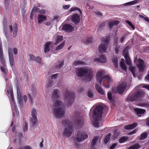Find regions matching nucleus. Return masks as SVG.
<instances>
[{
  "label": "nucleus",
  "instance_id": "1",
  "mask_svg": "<svg viewBox=\"0 0 149 149\" xmlns=\"http://www.w3.org/2000/svg\"><path fill=\"white\" fill-rule=\"evenodd\" d=\"M59 93L58 89H55L53 91L51 98L55 102L53 107V113L56 119L61 118L65 115V109L64 105L63 102L57 99L59 97Z\"/></svg>",
  "mask_w": 149,
  "mask_h": 149
},
{
  "label": "nucleus",
  "instance_id": "2",
  "mask_svg": "<svg viewBox=\"0 0 149 149\" xmlns=\"http://www.w3.org/2000/svg\"><path fill=\"white\" fill-rule=\"evenodd\" d=\"M104 71L103 70H100L98 71L96 74L97 81L100 84L102 82L105 86L106 88H109L111 84H112V80L108 75H105Z\"/></svg>",
  "mask_w": 149,
  "mask_h": 149
},
{
  "label": "nucleus",
  "instance_id": "3",
  "mask_svg": "<svg viewBox=\"0 0 149 149\" xmlns=\"http://www.w3.org/2000/svg\"><path fill=\"white\" fill-rule=\"evenodd\" d=\"M76 75L79 77H84L86 81H90L92 79V70L86 67L78 68L76 69Z\"/></svg>",
  "mask_w": 149,
  "mask_h": 149
},
{
  "label": "nucleus",
  "instance_id": "4",
  "mask_svg": "<svg viewBox=\"0 0 149 149\" xmlns=\"http://www.w3.org/2000/svg\"><path fill=\"white\" fill-rule=\"evenodd\" d=\"M103 108L100 105H97L93 111V118L95 121L94 123V126L96 127H99L97 122L102 119Z\"/></svg>",
  "mask_w": 149,
  "mask_h": 149
},
{
  "label": "nucleus",
  "instance_id": "5",
  "mask_svg": "<svg viewBox=\"0 0 149 149\" xmlns=\"http://www.w3.org/2000/svg\"><path fill=\"white\" fill-rule=\"evenodd\" d=\"M63 125L66 127L63 131V135L68 137H70L73 131V126L71 121L66 119L62 121Z\"/></svg>",
  "mask_w": 149,
  "mask_h": 149
},
{
  "label": "nucleus",
  "instance_id": "6",
  "mask_svg": "<svg viewBox=\"0 0 149 149\" xmlns=\"http://www.w3.org/2000/svg\"><path fill=\"white\" fill-rule=\"evenodd\" d=\"M7 92L8 94H10L11 97L10 104L12 109L13 116V117L15 116H17L19 112L16 103L14 100L13 96V87L10 85L9 88L7 90Z\"/></svg>",
  "mask_w": 149,
  "mask_h": 149
},
{
  "label": "nucleus",
  "instance_id": "7",
  "mask_svg": "<svg viewBox=\"0 0 149 149\" xmlns=\"http://www.w3.org/2000/svg\"><path fill=\"white\" fill-rule=\"evenodd\" d=\"M144 92L141 90H139L135 92L134 93H130L126 99L128 102L134 101H139L140 98L143 97Z\"/></svg>",
  "mask_w": 149,
  "mask_h": 149
},
{
  "label": "nucleus",
  "instance_id": "8",
  "mask_svg": "<svg viewBox=\"0 0 149 149\" xmlns=\"http://www.w3.org/2000/svg\"><path fill=\"white\" fill-rule=\"evenodd\" d=\"M75 95L72 91H70L68 90L66 91L64 95L65 100L67 102L69 105H71L74 101Z\"/></svg>",
  "mask_w": 149,
  "mask_h": 149
},
{
  "label": "nucleus",
  "instance_id": "9",
  "mask_svg": "<svg viewBox=\"0 0 149 149\" xmlns=\"http://www.w3.org/2000/svg\"><path fill=\"white\" fill-rule=\"evenodd\" d=\"M102 43L100 44L98 47V50L100 53H105L106 52L108 44L109 42L108 38L106 37L102 39Z\"/></svg>",
  "mask_w": 149,
  "mask_h": 149
},
{
  "label": "nucleus",
  "instance_id": "10",
  "mask_svg": "<svg viewBox=\"0 0 149 149\" xmlns=\"http://www.w3.org/2000/svg\"><path fill=\"white\" fill-rule=\"evenodd\" d=\"M31 117L30 118V123L32 126L33 127L37 122L36 110L35 108H33L31 110Z\"/></svg>",
  "mask_w": 149,
  "mask_h": 149
},
{
  "label": "nucleus",
  "instance_id": "11",
  "mask_svg": "<svg viewBox=\"0 0 149 149\" xmlns=\"http://www.w3.org/2000/svg\"><path fill=\"white\" fill-rule=\"evenodd\" d=\"M88 137V135L86 134L85 132H79L77 133L76 140L77 141L80 142L87 139Z\"/></svg>",
  "mask_w": 149,
  "mask_h": 149
},
{
  "label": "nucleus",
  "instance_id": "12",
  "mask_svg": "<svg viewBox=\"0 0 149 149\" xmlns=\"http://www.w3.org/2000/svg\"><path fill=\"white\" fill-rule=\"evenodd\" d=\"M126 86L127 84L126 83H123L120 85L118 86L117 88L113 89V91L114 92L122 94L126 89Z\"/></svg>",
  "mask_w": 149,
  "mask_h": 149
},
{
  "label": "nucleus",
  "instance_id": "13",
  "mask_svg": "<svg viewBox=\"0 0 149 149\" xmlns=\"http://www.w3.org/2000/svg\"><path fill=\"white\" fill-rule=\"evenodd\" d=\"M17 90L18 104L21 107L22 106V102L23 99L25 102H26L27 99V97L25 95L24 96L23 98L21 96L19 88L17 86Z\"/></svg>",
  "mask_w": 149,
  "mask_h": 149
},
{
  "label": "nucleus",
  "instance_id": "14",
  "mask_svg": "<svg viewBox=\"0 0 149 149\" xmlns=\"http://www.w3.org/2000/svg\"><path fill=\"white\" fill-rule=\"evenodd\" d=\"M61 27L62 30L67 33H70L74 30V27L71 24H62Z\"/></svg>",
  "mask_w": 149,
  "mask_h": 149
},
{
  "label": "nucleus",
  "instance_id": "15",
  "mask_svg": "<svg viewBox=\"0 0 149 149\" xmlns=\"http://www.w3.org/2000/svg\"><path fill=\"white\" fill-rule=\"evenodd\" d=\"M8 51L9 61L10 65L12 68H14V60L12 49L9 46L8 47Z\"/></svg>",
  "mask_w": 149,
  "mask_h": 149
},
{
  "label": "nucleus",
  "instance_id": "16",
  "mask_svg": "<svg viewBox=\"0 0 149 149\" xmlns=\"http://www.w3.org/2000/svg\"><path fill=\"white\" fill-rule=\"evenodd\" d=\"M74 115L76 118L75 122L76 124L79 126L82 125L84 122V119L83 118L80 116L79 113L77 112Z\"/></svg>",
  "mask_w": 149,
  "mask_h": 149
},
{
  "label": "nucleus",
  "instance_id": "17",
  "mask_svg": "<svg viewBox=\"0 0 149 149\" xmlns=\"http://www.w3.org/2000/svg\"><path fill=\"white\" fill-rule=\"evenodd\" d=\"M71 20L74 24H77L80 22V16L77 14H74L71 16Z\"/></svg>",
  "mask_w": 149,
  "mask_h": 149
},
{
  "label": "nucleus",
  "instance_id": "18",
  "mask_svg": "<svg viewBox=\"0 0 149 149\" xmlns=\"http://www.w3.org/2000/svg\"><path fill=\"white\" fill-rule=\"evenodd\" d=\"M137 66L138 68L139 72H143L145 67L143 61L141 59H139L138 61Z\"/></svg>",
  "mask_w": 149,
  "mask_h": 149
},
{
  "label": "nucleus",
  "instance_id": "19",
  "mask_svg": "<svg viewBox=\"0 0 149 149\" xmlns=\"http://www.w3.org/2000/svg\"><path fill=\"white\" fill-rule=\"evenodd\" d=\"M17 25L16 23H15L13 25L9 26V28L11 32H13V37L16 36L18 31Z\"/></svg>",
  "mask_w": 149,
  "mask_h": 149
},
{
  "label": "nucleus",
  "instance_id": "20",
  "mask_svg": "<svg viewBox=\"0 0 149 149\" xmlns=\"http://www.w3.org/2000/svg\"><path fill=\"white\" fill-rule=\"evenodd\" d=\"M29 59L31 61H35L39 63H41V58L40 57L38 56L37 57L35 56L32 54H29Z\"/></svg>",
  "mask_w": 149,
  "mask_h": 149
},
{
  "label": "nucleus",
  "instance_id": "21",
  "mask_svg": "<svg viewBox=\"0 0 149 149\" xmlns=\"http://www.w3.org/2000/svg\"><path fill=\"white\" fill-rule=\"evenodd\" d=\"M0 60L3 66H6L5 61L3 57L2 45L1 42H0Z\"/></svg>",
  "mask_w": 149,
  "mask_h": 149
},
{
  "label": "nucleus",
  "instance_id": "22",
  "mask_svg": "<svg viewBox=\"0 0 149 149\" xmlns=\"http://www.w3.org/2000/svg\"><path fill=\"white\" fill-rule=\"evenodd\" d=\"M106 58L104 55L100 56L99 58L94 59V62H98L104 63L106 62Z\"/></svg>",
  "mask_w": 149,
  "mask_h": 149
},
{
  "label": "nucleus",
  "instance_id": "23",
  "mask_svg": "<svg viewBox=\"0 0 149 149\" xmlns=\"http://www.w3.org/2000/svg\"><path fill=\"white\" fill-rule=\"evenodd\" d=\"M95 88L97 92L102 95H104L105 93L104 90L101 88L97 83H95Z\"/></svg>",
  "mask_w": 149,
  "mask_h": 149
},
{
  "label": "nucleus",
  "instance_id": "24",
  "mask_svg": "<svg viewBox=\"0 0 149 149\" xmlns=\"http://www.w3.org/2000/svg\"><path fill=\"white\" fill-rule=\"evenodd\" d=\"M47 17L44 15L39 14L38 17V23L40 24L44 21L46 20Z\"/></svg>",
  "mask_w": 149,
  "mask_h": 149
},
{
  "label": "nucleus",
  "instance_id": "25",
  "mask_svg": "<svg viewBox=\"0 0 149 149\" xmlns=\"http://www.w3.org/2000/svg\"><path fill=\"white\" fill-rule=\"evenodd\" d=\"M137 125V123H134L132 124H130L125 126L124 128L126 130L132 129L135 128Z\"/></svg>",
  "mask_w": 149,
  "mask_h": 149
},
{
  "label": "nucleus",
  "instance_id": "26",
  "mask_svg": "<svg viewBox=\"0 0 149 149\" xmlns=\"http://www.w3.org/2000/svg\"><path fill=\"white\" fill-rule=\"evenodd\" d=\"M119 23V22L118 21H113L109 23V26L110 30L112 29L114 25L117 26Z\"/></svg>",
  "mask_w": 149,
  "mask_h": 149
},
{
  "label": "nucleus",
  "instance_id": "27",
  "mask_svg": "<svg viewBox=\"0 0 149 149\" xmlns=\"http://www.w3.org/2000/svg\"><path fill=\"white\" fill-rule=\"evenodd\" d=\"M105 24L104 22L99 23L97 26V30L98 32H100L104 30V29Z\"/></svg>",
  "mask_w": 149,
  "mask_h": 149
},
{
  "label": "nucleus",
  "instance_id": "28",
  "mask_svg": "<svg viewBox=\"0 0 149 149\" xmlns=\"http://www.w3.org/2000/svg\"><path fill=\"white\" fill-rule=\"evenodd\" d=\"M138 2V0H135L132 1H131L127 3H126L120 5H118L117 6H123V5L124 6H131L134 4L137 3Z\"/></svg>",
  "mask_w": 149,
  "mask_h": 149
},
{
  "label": "nucleus",
  "instance_id": "29",
  "mask_svg": "<svg viewBox=\"0 0 149 149\" xmlns=\"http://www.w3.org/2000/svg\"><path fill=\"white\" fill-rule=\"evenodd\" d=\"M134 110L135 113L138 115L139 114H143L145 112V109L140 108H135Z\"/></svg>",
  "mask_w": 149,
  "mask_h": 149
},
{
  "label": "nucleus",
  "instance_id": "30",
  "mask_svg": "<svg viewBox=\"0 0 149 149\" xmlns=\"http://www.w3.org/2000/svg\"><path fill=\"white\" fill-rule=\"evenodd\" d=\"M51 45V42H47L45 45L44 52L45 53H47L49 51V47Z\"/></svg>",
  "mask_w": 149,
  "mask_h": 149
},
{
  "label": "nucleus",
  "instance_id": "31",
  "mask_svg": "<svg viewBox=\"0 0 149 149\" xmlns=\"http://www.w3.org/2000/svg\"><path fill=\"white\" fill-rule=\"evenodd\" d=\"M98 139V137L97 136H95L93 138L91 143V148H95L96 142Z\"/></svg>",
  "mask_w": 149,
  "mask_h": 149
},
{
  "label": "nucleus",
  "instance_id": "32",
  "mask_svg": "<svg viewBox=\"0 0 149 149\" xmlns=\"http://www.w3.org/2000/svg\"><path fill=\"white\" fill-rule=\"evenodd\" d=\"M63 36H57L55 38V42L54 43L55 45H57L59 42H61L63 40Z\"/></svg>",
  "mask_w": 149,
  "mask_h": 149
},
{
  "label": "nucleus",
  "instance_id": "33",
  "mask_svg": "<svg viewBox=\"0 0 149 149\" xmlns=\"http://www.w3.org/2000/svg\"><path fill=\"white\" fill-rule=\"evenodd\" d=\"M111 133L108 134L105 137L104 140V143L106 144L109 140L111 136Z\"/></svg>",
  "mask_w": 149,
  "mask_h": 149
},
{
  "label": "nucleus",
  "instance_id": "34",
  "mask_svg": "<svg viewBox=\"0 0 149 149\" xmlns=\"http://www.w3.org/2000/svg\"><path fill=\"white\" fill-rule=\"evenodd\" d=\"M112 61L115 68H117L118 66V59L116 56H114L112 58Z\"/></svg>",
  "mask_w": 149,
  "mask_h": 149
},
{
  "label": "nucleus",
  "instance_id": "35",
  "mask_svg": "<svg viewBox=\"0 0 149 149\" xmlns=\"http://www.w3.org/2000/svg\"><path fill=\"white\" fill-rule=\"evenodd\" d=\"M129 68L134 77V78L136 77V74L137 72H136L134 67L133 66H130Z\"/></svg>",
  "mask_w": 149,
  "mask_h": 149
},
{
  "label": "nucleus",
  "instance_id": "36",
  "mask_svg": "<svg viewBox=\"0 0 149 149\" xmlns=\"http://www.w3.org/2000/svg\"><path fill=\"white\" fill-rule=\"evenodd\" d=\"M4 31L5 36L6 38H7V36L8 35L7 31V25L6 22L4 20L3 22Z\"/></svg>",
  "mask_w": 149,
  "mask_h": 149
},
{
  "label": "nucleus",
  "instance_id": "37",
  "mask_svg": "<svg viewBox=\"0 0 149 149\" xmlns=\"http://www.w3.org/2000/svg\"><path fill=\"white\" fill-rule=\"evenodd\" d=\"M147 136L148 135L146 132H143L140 135L139 139L141 140H144L147 137Z\"/></svg>",
  "mask_w": 149,
  "mask_h": 149
},
{
  "label": "nucleus",
  "instance_id": "38",
  "mask_svg": "<svg viewBox=\"0 0 149 149\" xmlns=\"http://www.w3.org/2000/svg\"><path fill=\"white\" fill-rule=\"evenodd\" d=\"M73 64L74 66H76L78 65H85V63L83 61H77L74 62Z\"/></svg>",
  "mask_w": 149,
  "mask_h": 149
},
{
  "label": "nucleus",
  "instance_id": "39",
  "mask_svg": "<svg viewBox=\"0 0 149 149\" xmlns=\"http://www.w3.org/2000/svg\"><path fill=\"white\" fill-rule=\"evenodd\" d=\"M140 147V146L138 143L134 144L129 147L128 149H138Z\"/></svg>",
  "mask_w": 149,
  "mask_h": 149
},
{
  "label": "nucleus",
  "instance_id": "40",
  "mask_svg": "<svg viewBox=\"0 0 149 149\" xmlns=\"http://www.w3.org/2000/svg\"><path fill=\"white\" fill-rule=\"evenodd\" d=\"M123 54L124 57H127L129 56L128 48L127 47H126L123 49Z\"/></svg>",
  "mask_w": 149,
  "mask_h": 149
},
{
  "label": "nucleus",
  "instance_id": "41",
  "mask_svg": "<svg viewBox=\"0 0 149 149\" xmlns=\"http://www.w3.org/2000/svg\"><path fill=\"white\" fill-rule=\"evenodd\" d=\"M107 97L109 100L112 103L114 102V100L112 98L111 92L109 91L107 93Z\"/></svg>",
  "mask_w": 149,
  "mask_h": 149
},
{
  "label": "nucleus",
  "instance_id": "42",
  "mask_svg": "<svg viewBox=\"0 0 149 149\" xmlns=\"http://www.w3.org/2000/svg\"><path fill=\"white\" fill-rule=\"evenodd\" d=\"M128 139L127 136H124L121 137L119 140V142L120 143H122L127 140Z\"/></svg>",
  "mask_w": 149,
  "mask_h": 149
},
{
  "label": "nucleus",
  "instance_id": "43",
  "mask_svg": "<svg viewBox=\"0 0 149 149\" xmlns=\"http://www.w3.org/2000/svg\"><path fill=\"white\" fill-rule=\"evenodd\" d=\"M1 70L2 72L4 73L5 74H6L8 72L6 66H1Z\"/></svg>",
  "mask_w": 149,
  "mask_h": 149
},
{
  "label": "nucleus",
  "instance_id": "44",
  "mask_svg": "<svg viewBox=\"0 0 149 149\" xmlns=\"http://www.w3.org/2000/svg\"><path fill=\"white\" fill-rule=\"evenodd\" d=\"M65 42L63 41L61 44L57 46L56 48V50H59L62 49L65 45Z\"/></svg>",
  "mask_w": 149,
  "mask_h": 149
},
{
  "label": "nucleus",
  "instance_id": "45",
  "mask_svg": "<svg viewBox=\"0 0 149 149\" xmlns=\"http://www.w3.org/2000/svg\"><path fill=\"white\" fill-rule=\"evenodd\" d=\"M120 66L121 68L125 71H126L127 70V67L126 65L123 62H120Z\"/></svg>",
  "mask_w": 149,
  "mask_h": 149
},
{
  "label": "nucleus",
  "instance_id": "46",
  "mask_svg": "<svg viewBox=\"0 0 149 149\" xmlns=\"http://www.w3.org/2000/svg\"><path fill=\"white\" fill-rule=\"evenodd\" d=\"M125 59L126 62V64L129 65H131V61L130 59L129 56H127V57H124Z\"/></svg>",
  "mask_w": 149,
  "mask_h": 149
},
{
  "label": "nucleus",
  "instance_id": "47",
  "mask_svg": "<svg viewBox=\"0 0 149 149\" xmlns=\"http://www.w3.org/2000/svg\"><path fill=\"white\" fill-rule=\"evenodd\" d=\"M93 91H92L90 90L88 91V92L87 95L90 98H92L93 96Z\"/></svg>",
  "mask_w": 149,
  "mask_h": 149
},
{
  "label": "nucleus",
  "instance_id": "48",
  "mask_svg": "<svg viewBox=\"0 0 149 149\" xmlns=\"http://www.w3.org/2000/svg\"><path fill=\"white\" fill-rule=\"evenodd\" d=\"M36 11H37V8L36 7H34L30 15V18L31 19H33V14Z\"/></svg>",
  "mask_w": 149,
  "mask_h": 149
},
{
  "label": "nucleus",
  "instance_id": "49",
  "mask_svg": "<svg viewBox=\"0 0 149 149\" xmlns=\"http://www.w3.org/2000/svg\"><path fill=\"white\" fill-rule=\"evenodd\" d=\"M76 10H77L79 11V12L80 13H81V10L77 7H72L70 9V12H72L74 11H75Z\"/></svg>",
  "mask_w": 149,
  "mask_h": 149
},
{
  "label": "nucleus",
  "instance_id": "50",
  "mask_svg": "<svg viewBox=\"0 0 149 149\" xmlns=\"http://www.w3.org/2000/svg\"><path fill=\"white\" fill-rule=\"evenodd\" d=\"M126 23L132 28L133 30L135 29V28L132 24L129 21L127 20L126 21Z\"/></svg>",
  "mask_w": 149,
  "mask_h": 149
},
{
  "label": "nucleus",
  "instance_id": "51",
  "mask_svg": "<svg viewBox=\"0 0 149 149\" xmlns=\"http://www.w3.org/2000/svg\"><path fill=\"white\" fill-rule=\"evenodd\" d=\"M120 46L117 44L116 46V47L115 49V53L116 54H118L119 49L120 48Z\"/></svg>",
  "mask_w": 149,
  "mask_h": 149
},
{
  "label": "nucleus",
  "instance_id": "52",
  "mask_svg": "<svg viewBox=\"0 0 149 149\" xmlns=\"http://www.w3.org/2000/svg\"><path fill=\"white\" fill-rule=\"evenodd\" d=\"M23 131L24 132L27 131L28 130V127L26 122H25V124L23 127Z\"/></svg>",
  "mask_w": 149,
  "mask_h": 149
},
{
  "label": "nucleus",
  "instance_id": "53",
  "mask_svg": "<svg viewBox=\"0 0 149 149\" xmlns=\"http://www.w3.org/2000/svg\"><path fill=\"white\" fill-rule=\"evenodd\" d=\"M137 131H138L137 129H135L132 130V131L129 132L128 133V134L129 135H132L133 134H134Z\"/></svg>",
  "mask_w": 149,
  "mask_h": 149
},
{
  "label": "nucleus",
  "instance_id": "54",
  "mask_svg": "<svg viewBox=\"0 0 149 149\" xmlns=\"http://www.w3.org/2000/svg\"><path fill=\"white\" fill-rule=\"evenodd\" d=\"M63 62L64 61L59 64L58 65H57L56 66V68L57 69H59L61 68L63 65Z\"/></svg>",
  "mask_w": 149,
  "mask_h": 149
},
{
  "label": "nucleus",
  "instance_id": "55",
  "mask_svg": "<svg viewBox=\"0 0 149 149\" xmlns=\"http://www.w3.org/2000/svg\"><path fill=\"white\" fill-rule=\"evenodd\" d=\"M142 86H140V87H142L143 88H145L147 89L148 90V91H149V85H142Z\"/></svg>",
  "mask_w": 149,
  "mask_h": 149
},
{
  "label": "nucleus",
  "instance_id": "56",
  "mask_svg": "<svg viewBox=\"0 0 149 149\" xmlns=\"http://www.w3.org/2000/svg\"><path fill=\"white\" fill-rule=\"evenodd\" d=\"M18 49L16 48L15 47L13 49V51L15 55H17L18 53Z\"/></svg>",
  "mask_w": 149,
  "mask_h": 149
},
{
  "label": "nucleus",
  "instance_id": "57",
  "mask_svg": "<svg viewBox=\"0 0 149 149\" xmlns=\"http://www.w3.org/2000/svg\"><path fill=\"white\" fill-rule=\"evenodd\" d=\"M58 75V74H54L52 75L51 77V79H55L57 78Z\"/></svg>",
  "mask_w": 149,
  "mask_h": 149
},
{
  "label": "nucleus",
  "instance_id": "58",
  "mask_svg": "<svg viewBox=\"0 0 149 149\" xmlns=\"http://www.w3.org/2000/svg\"><path fill=\"white\" fill-rule=\"evenodd\" d=\"M116 146L117 143H113L111 145L109 149H114Z\"/></svg>",
  "mask_w": 149,
  "mask_h": 149
},
{
  "label": "nucleus",
  "instance_id": "59",
  "mask_svg": "<svg viewBox=\"0 0 149 149\" xmlns=\"http://www.w3.org/2000/svg\"><path fill=\"white\" fill-rule=\"evenodd\" d=\"M126 36H124L121 37L120 39V42L122 43L125 38Z\"/></svg>",
  "mask_w": 149,
  "mask_h": 149
},
{
  "label": "nucleus",
  "instance_id": "60",
  "mask_svg": "<svg viewBox=\"0 0 149 149\" xmlns=\"http://www.w3.org/2000/svg\"><path fill=\"white\" fill-rule=\"evenodd\" d=\"M92 42V38H91L89 40H87L86 41V43L87 45H88V44L90 43H91Z\"/></svg>",
  "mask_w": 149,
  "mask_h": 149
},
{
  "label": "nucleus",
  "instance_id": "61",
  "mask_svg": "<svg viewBox=\"0 0 149 149\" xmlns=\"http://www.w3.org/2000/svg\"><path fill=\"white\" fill-rule=\"evenodd\" d=\"M45 25L47 26H49L51 24V21H47L45 23Z\"/></svg>",
  "mask_w": 149,
  "mask_h": 149
},
{
  "label": "nucleus",
  "instance_id": "62",
  "mask_svg": "<svg viewBox=\"0 0 149 149\" xmlns=\"http://www.w3.org/2000/svg\"><path fill=\"white\" fill-rule=\"evenodd\" d=\"M70 7V5H66L65 6H63V8L64 9H68Z\"/></svg>",
  "mask_w": 149,
  "mask_h": 149
},
{
  "label": "nucleus",
  "instance_id": "63",
  "mask_svg": "<svg viewBox=\"0 0 149 149\" xmlns=\"http://www.w3.org/2000/svg\"><path fill=\"white\" fill-rule=\"evenodd\" d=\"M23 149H31V147L29 146H24L22 147Z\"/></svg>",
  "mask_w": 149,
  "mask_h": 149
},
{
  "label": "nucleus",
  "instance_id": "64",
  "mask_svg": "<svg viewBox=\"0 0 149 149\" xmlns=\"http://www.w3.org/2000/svg\"><path fill=\"white\" fill-rule=\"evenodd\" d=\"M10 0H5V6H7Z\"/></svg>",
  "mask_w": 149,
  "mask_h": 149
}]
</instances>
